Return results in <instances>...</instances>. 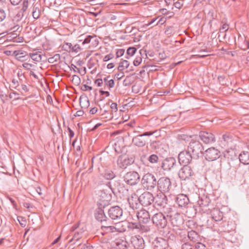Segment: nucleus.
<instances>
[{
	"label": "nucleus",
	"mask_w": 249,
	"mask_h": 249,
	"mask_svg": "<svg viewBox=\"0 0 249 249\" xmlns=\"http://www.w3.org/2000/svg\"><path fill=\"white\" fill-rule=\"evenodd\" d=\"M40 9L38 7L34 6L32 12V16L34 18L38 19L40 17Z\"/></svg>",
	"instance_id": "37"
},
{
	"label": "nucleus",
	"mask_w": 249,
	"mask_h": 249,
	"mask_svg": "<svg viewBox=\"0 0 249 249\" xmlns=\"http://www.w3.org/2000/svg\"><path fill=\"white\" fill-rule=\"evenodd\" d=\"M117 162L120 168L125 169L133 162V160L131 158H128L126 156L121 155L118 157Z\"/></svg>",
	"instance_id": "16"
},
{
	"label": "nucleus",
	"mask_w": 249,
	"mask_h": 249,
	"mask_svg": "<svg viewBox=\"0 0 249 249\" xmlns=\"http://www.w3.org/2000/svg\"><path fill=\"white\" fill-rule=\"evenodd\" d=\"M71 52L77 53L81 50V48L80 45L77 44L73 46L71 45Z\"/></svg>",
	"instance_id": "45"
},
{
	"label": "nucleus",
	"mask_w": 249,
	"mask_h": 249,
	"mask_svg": "<svg viewBox=\"0 0 249 249\" xmlns=\"http://www.w3.org/2000/svg\"><path fill=\"white\" fill-rule=\"evenodd\" d=\"M109 76H107L103 79V81L106 86H107L109 89L112 88L114 86V81L113 79L109 80Z\"/></svg>",
	"instance_id": "34"
},
{
	"label": "nucleus",
	"mask_w": 249,
	"mask_h": 249,
	"mask_svg": "<svg viewBox=\"0 0 249 249\" xmlns=\"http://www.w3.org/2000/svg\"><path fill=\"white\" fill-rule=\"evenodd\" d=\"M68 130L69 132V137L71 139L74 136V133L69 127H68Z\"/></svg>",
	"instance_id": "64"
},
{
	"label": "nucleus",
	"mask_w": 249,
	"mask_h": 249,
	"mask_svg": "<svg viewBox=\"0 0 249 249\" xmlns=\"http://www.w3.org/2000/svg\"><path fill=\"white\" fill-rule=\"evenodd\" d=\"M158 190L161 192H168L171 188V182L170 179L167 177H161L157 180Z\"/></svg>",
	"instance_id": "5"
},
{
	"label": "nucleus",
	"mask_w": 249,
	"mask_h": 249,
	"mask_svg": "<svg viewBox=\"0 0 249 249\" xmlns=\"http://www.w3.org/2000/svg\"><path fill=\"white\" fill-rule=\"evenodd\" d=\"M113 58H114V55L112 53H110L107 55H106L104 57V58L103 59V61L104 62H107V61H109V60L113 59Z\"/></svg>",
	"instance_id": "54"
},
{
	"label": "nucleus",
	"mask_w": 249,
	"mask_h": 249,
	"mask_svg": "<svg viewBox=\"0 0 249 249\" xmlns=\"http://www.w3.org/2000/svg\"><path fill=\"white\" fill-rule=\"evenodd\" d=\"M110 108L113 111L115 112H117L118 110L117 104L115 103H112L110 106Z\"/></svg>",
	"instance_id": "58"
},
{
	"label": "nucleus",
	"mask_w": 249,
	"mask_h": 249,
	"mask_svg": "<svg viewBox=\"0 0 249 249\" xmlns=\"http://www.w3.org/2000/svg\"><path fill=\"white\" fill-rule=\"evenodd\" d=\"M178 162L180 164L188 165L192 160L190 152L188 151H182L178 155Z\"/></svg>",
	"instance_id": "13"
},
{
	"label": "nucleus",
	"mask_w": 249,
	"mask_h": 249,
	"mask_svg": "<svg viewBox=\"0 0 249 249\" xmlns=\"http://www.w3.org/2000/svg\"><path fill=\"white\" fill-rule=\"evenodd\" d=\"M6 18V14L3 9H0V22L2 21Z\"/></svg>",
	"instance_id": "55"
},
{
	"label": "nucleus",
	"mask_w": 249,
	"mask_h": 249,
	"mask_svg": "<svg viewBox=\"0 0 249 249\" xmlns=\"http://www.w3.org/2000/svg\"><path fill=\"white\" fill-rule=\"evenodd\" d=\"M129 66V63L126 60H123L119 63V66L118 67V71H121L124 69H127Z\"/></svg>",
	"instance_id": "33"
},
{
	"label": "nucleus",
	"mask_w": 249,
	"mask_h": 249,
	"mask_svg": "<svg viewBox=\"0 0 249 249\" xmlns=\"http://www.w3.org/2000/svg\"><path fill=\"white\" fill-rule=\"evenodd\" d=\"M14 54L15 55L17 59L20 61L24 60L22 58L25 56L23 55V53H18L17 51H14Z\"/></svg>",
	"instance_id": "51"
},
{
	"label": "nucleus",
	"mask_w": 249,
	"mask_h": 249,
	"mask_svg": "<svg viewBox=\"0 0 249 249\" xmlns=\"http://www.w3.org/2000/svg\"><path fill=\"white\" fill-rule=\"evenodd\" d=\"M195 249H208V247L204 244L198 241L195 244Z\"/></svg>",
	"instance_id": "42"
},
{
	"label": "nucleus",
	"mask_w": 249,
	"mask_h": 249,
	"mask_svg": "<svg viewBox=\"0 0 249 249\" xmlns=\"http://www.w3.org/2000/svg\"><path fill=\"white\" fill-rule=\"evenodd\" d=\"M176 163V160L174 158H168L162 161L161 167L165 171H169L174 167Z\"/></svg>",
	"instance_id": "19"
},
{
	"label": "nucleus",
	"mask_w": 249,
	"mask_h": 249,
	"mask_svg": "<svg viewBox=\"0 0 249 249\" xmlns=\"http://www.w3.org/2000/svg\"><path fill=\"white\" fill-rule=\"evenodd\" d=\"M12 87L13 89H15L18 90V91H19L20 92L21 95H23V92H22V91L21 90V89L19 88H18L19 86L18 81L17 80H16V79H13L12 80Z\"/></svg>",
	"instance_id": "35"
},
{
	"label": "nucleus",
	"mask_w": 249,
	"mask_h": 249,
	"mask_svg": "<svg viewBox=\"0 0 249 249\" xmlns=\"http://www.w3.org/2000/svg\"><path fill=\"white\" fill-rule=\"evenodd\" d=\"M167 215L165 216L161 212L155 213L151 217L153 224L158 229H164L167 225Z\"/></svg>",
	"instance_id": "2"
},
{
	"label": "nucleus",
	"mask_w": 249,
	"mask_h": 249,
	"mask_svg": "<svg viewBox=\"0 0 249 249\" xmlns=\"http://www.w3.org/2000/svg\"><path fill=\"white\" fill-rule=\"evenodd\" d=\"M213 219L215 221H220L223 219V214L217 210L213 211L212 213Z\"/></svg>",
	"instance_id": "29"
},
{
	"label": "nucleus",
	"mask_w": 249,
	"mask_h": 249,
	"mask_svg": "<svg viewBox=\"0 0 249 249\" xmlns=\"http://www.w3.org/2000/svg\"><path fill=\"white\" fill-rule=\"evenodd\" d=\"M203 149L202 145L198 141L192 140L188 146V150L196 156L201 153Z\"/></svg>",
	"instance_id": "7"
},
{
	"label": "nucleus",
	"mask_w": 249,
	"mask_h": 249,
	"mask_svg": "<svg viewBox=\"0 0 249 249\" xmlns=\"http://www.w3.org/2000/svg\"><path fill=\"white\" fill-rule=\"evenodd\" d=\"M188 238L193 242H197L199 241V236L197 232L195 231L191 230L188 232Z\"/></svg>",
	"instance_id": "26"
},
{
	"label": "nucleus",
	"mask_w": 249,
	"mask_h": 249,
	"mask_svg": "<svg viewBox=\"0 0 249 249\" xmlns=\"http://www.w3.org/2000/svg\"><path fill=\"white\" fill-rule=\"evenodd\" d=\"M72 82L75 85H78L81 82L80 77L76 75H73L72 76Z\"/></svg>",
	"instance_id": "44"
},
{
	"label": "nucleus",
	"mask_w": 249,
	"mask_h": 249,
	"mask_svg": "<svg viewBox=\"0 0 249 249\" xmlns=\"http://www.w3.org/2000/svg\"><path fill=\"white\" fill-rule=\"evenodd\" d=\"M141 184L147 191H153L157 185L156 176L150 173L144 174L141 179Z\"/></svg>",
	"instance_id": "1"
},
{
	"label": "nucleus",
	"mask_w": 249,
	"mask_h": 249,
	"mask_svg": "<svg viewBox=\"0 0 249 249\" xmlns=\"http://www.w3.org/2000/svg\"><path fill=\"white\" fill-rule=\"evenodd\" d=\"M142 59L141 57H137L133 61V65L135 66H139L142 62Z\"/></svg>",
	"instance_id": "53"
},
{
	"label": "nucleus",
	"mask_w": 249,
	"mask_h": 249,
	"mask_svg": "<svg viewBox=\"0 0 249 249\" xmlns=\"http://www.w3.org/2000/svg\"><path fill=\"white\" fill-rule=\"evenodd\" d=\"M204 155L206 160L213 161L220 157V151L214 147H211L205 151Z\"/></svg>",
	"instance_id": "11"
},
{
	"label": "nucleus",
	"mask_w": 249,
	"mask_h": 249,
	"mask_svg": "<svg viewBox=\"0 0 249 249\" xmlns=\"http://www.w3.org/2000/svg\"><path fill=\"white\" fill-rule=\"evenodd\" d=\"M85 229L83 228H79L78 225H75L71 228V231L74 232L72 234V238L70 240V242L74 241V243L78 241L83 235Z\"/></svg>",
	"instance_id": "12"
},
{
	"label": "nucleus",
	"mask_w": 249,
	"mask_h": 249,
	"mask_svg": "<svg viewBox=\"0 0 249 249\" xmlns=\"http://www.w3.org/2000/svg\"><path fill=\"white\" fill-rule=\"evenodd\" d=\"M22 0H10L11 4L14 5H18Z\"/></svg>",
	"instance_id": "63"
},
{
	"label": "nucleus",
	"mask_w": 249,
	"mask_h": 249,
	"mask_svg": "<svg viewBox=\"0 0 249 249\" xmlns=\"http://www.w3.org/2000/svg\"><path fill=\"white\" fill-rule=\"evenodd\" d=\"M240 161L244 164H249V152L242 151L238 156Z\"/></svg>",
	"instance_id": "25"
},
{
	"label": "nucleus",
	"mask_w": 249,
	"mask_h": 249,
	"mask_svg": "<svg viewBox=\"0 0 249 249\" xmlns=\"http://www.w3.org/2000/svg\"><path fill=\"white\" fill-rule=\"evenodd\" d=\"M109 184H110V183L109 182ZM123 186V184H121L118 182H115L113 186H112L111 185H110L109 187L113 192H114V191L115 190L118 191L119 192H121L122 190Z\"/></svg>",
	"instance_id": "31"
},
{
	"label": "nucleus",
	"mask_w": 249,
	"mask_h": 249,
	"mask_svg": "<svg viewBox=\"0 0 249 249\" xmlns=\"http://www.w3.org/2000/svg\"><path fill=\"white\" fill-rule=\"evenodd\" d=\"M136 215L139 221L143 223H148L150 219V215L149 212L144 209H141L137 211Z\"/></svg>",
	"instance_id": "18"
},
{
	"label": "nucleus",
	"mask_w": 249,
	"mask_h": 249,
	"mask_svg": "<svg viewBox=\"0 0 249 249\" xmlns=\"http://www.w3.org/2000/svg\"><path fill=\"white\" fill-rule=\"evenodd\" d=\"M176 201L179 207H184L188 204L189 199L186 195L180 194L176 196Z\"/></svg>",
	"instance_id": "21"
},
{
	"label": "nucleus",
	"mask_w": 249,
	"mask_h": 249,
	"mask_svg": "<svg viewBox=\"0 0 249 249\" xmlns=\"http://www.w3.org/2000/svg\"><path fill=\"white\" fill-rule=\"evenodd\" d=\"M71 43H69V42L65 43L62 46V49L64 50V51L68 52H71Z\"/></svg>",
	"instance_id": "43"
},
{
	"label": "nucleus",
	"mask_w": 249,
	"mask_h": 249,
	"mask_svg": "<svg viewBox=\"0 0 249 249\" xmlns=\"http://www.w3.org/2000/svg\"><path fill=\"white\" fill-rule=\"evenodd\" d=\"M131 243L135 249H142L144 247V240L140 236H134L131 238Z\"/></svg>",
	"instance_id": "20"
},
{
	"label": "nucleus",
	"mask_w": 249,
	"mask_h": 249,
	"mask_svg": "<svg viewBox=\"0 0 249 249\" xmlns=\"http://www.w3.org/2000/svg\"><path fill=\"white\" fill-rule=\"evenodd\" d=\"M141 191V189H138L136 193H132L130 197L128 198V202L130 208L133 210L137 209L140 206L139 202V196L138 197L136 193H139Z\"/></svg>",
	"instance_id": "14"
},
{
	"label": "nucleus",
	"mask_w": 249,
	"mask_h": 249,
	"mask_svg": "<svg viewBox=\"0 0 249 249\" xmlns=\"http://www.w3.org/2000/svg\"><path fill=\"white\" fill-rule=\"evenodd\" d=\"M107 213L109 217L112 220H119L123 216V210L118 206L111 207Z\"/></svg>",
	"instance_id": "8"
},
{
	"label": "nucleus",
	"mask_w": 249,
	"mask_h": 249,
	"mask_svg": "<svg viewBox=\"0 0 249 249\" xmlns=\"http://www.w3.org/2000/svg\"><path fill=\"white\" fill-rule=\"evenodd\" d=\"M79 42H81L82 45L88 44L91 42L93 46H96L99 43L98 39L94 36H88L83 40L80 39L79 40Z\"/></svg>",
	"instance_id": "23"
},
{
	"label": "nucleus",
	"mask_w": 249,
	"mask_h": 249,
	"mask_svg": "<svg viewBox=\"0 0 249 249\" xmlns=\"http://www.w3.org/2000/svg\"><path fill=\"white\" fill-rule=\"evenodd\" d=\"M223 155L224 157L229 161L237 159L238 156L236 154L235 151L233 149L226 150L223 152Z\"/></svg>",
	"instance_id": "24"
},
{
	"label": "nucleus",
	"mask_w": 249,
	"mask_h": 249,
	"mask_svg": "<svg viewBox=\"0 0 249 249\" xmlns=\"http://www.w3.org/2000/svg\"><path fill=\"white\" fill-rule=\"evenodd\" d=\"M229 29V25L226 24H224L222 27L220 29V31L221 32H225L227 31Z\"/></svg>",
	"instance_id": "57"
},
{
	"label": "nucleus",
	"mask_w": 249,
	"mask_h": 249,
	"mask_svg": "<svg viewBox=\"0 0 249 249\" xmlns=\"http://www.w3.org/2000/svg\"><path fill=\"white\" fill-rule=\"evenodd\" d=\"M80 105L82 107H88L89 105V100L87 98H86L83 101H82L80 99Z\"/></svg>",
	"instance_id": "49"
},
{
	"label": "nucleus",
	"mask_w": 249,
	"mask_h": 249,
	"mask_svg": "<svg viewBox=\"0 0 249 249\" xmlns=\"http://www.w3.org/2000/svg\"><path fill=\"white\" fill-rule=\"evenodd\" d=\"M125 52V50L124 49H118L116 52V57L119 58L123 56Z\"/></svg>",
	"instance_id": "52"
},
{
	"label": "nucleus",
	"mask_w": 249,
	"mask_h": 249,
	"mask_svg": "<svg viewBox=\"0 0 249 249\" xmlns=\"http://www.w3.org/2000/svg\"><path fill=\"white\" fill-rule=\"evenodd\" d=\"M28 6V0H24L23 2L22 8L21 10L23 12H25L27 10Z\"/></svg>",
	"instance_id": "56"
},
{
	"label": "nucleus",
	"mask_w": 249,
	"mask_h": 249,
	"mask_svg": "<svg viewBox=\"0 0 249 249\" xmlns=\"http://www.w3.org/2000/svg\"><path fill=\"white\" fill-rule=\"evenodd\" d=\"M175 32L174 29L173 27L170 26L166 28V30L165 31V34L167 35H171L173 34Z\"/></svg>",
	"instance_id": "50"
},
{
	"label": "nucleus",
	"mask_w": 249,
	"mask_h": 249,
	"mask_svg": "<svg viewBox=\"0 0 249 249\" xmlns=\"http://www.w3.org/2000/svg\"><path fill=\"white\" fill-rule=\"evenodd\" d=\"M200 139L206 144L212 143L215 142V139L214 135L210 132L202 131L199 133Z\"/></svg>",
	"instance_id": "17"
},
{
	"label": "nucleus",
	"mask_w": 249,
	"mask_h": 249,
	"mask_svg": "<svg viewBox=\"0 0 249 249\" xmlns=\"http://www.w3.org/2000/svg\"><path fill=\"white\" fill-rule=\"evenodd\" d=\"M208 51L205 49L200 50L199 51L198 53H200L199 54L194 55V56H196V57L199 58H204L207 56H208L209 54H201V53H207Z\"/></svg>",
	"instance_id": "46"
},
{
	"label": "nucleus",
	"mask_w": 249,
	"mask_h": 249,
	"mask_svg": "<svg viewBox=\"0 0 249 249\" xmlns=\"http://www.w3.org/2000/svg\"><path fill=\"white\" fill-rule=\"evenodd\" d=\"M210 203V200L207 197H201L197 201V204L201 207H206L208 206Z\"/></svg>",
	"instance_id": "30"
},
{
	"label": "nucleus",
	"mask_w": 249,
	"mask_h": 249,
	"mask_svg": "<svg viewBox=\"0 0 249 249\" xmlns=\"http://www.w3.org/2000/svg\"><path fill=\"white\" fill-rule=\"evenodd\" d=\"M195 175V173L192 168L188 165H184L178 172L179 178L183 180L189 179Z\"/></svg>",
	"instance_id": "6"
},
{
	"label": "nucleus",
	"mask_w": 249,
	"mask_h": 249,
	"mask_svg": "<svg viewBox=\"0 0 249 249\" xmlns=\"http://www.w3.org/2000/svg\"><path fill=\"white\" fill-rule=\"evenodd\" d=\"M94 216L95 219L100 222H106L109 220L108 218L106 216L104 210L101 208H98L95 210Z\"/></svg>",
	"instance_id": "22"
},
{
	"label": "nucleus",
	"mask_w": 249,
	"mask_h": 249,
	"mask_svg": "<svg viewBox=\"0 0 249 249\" xmlns=\"http://www.w3.org/2000/svg\"><path fill=\"white\" fill-rule=\"evenodd\" d=\"M165 213H167V217L169 218L173 226L179 227L182 224V219L180 215L175 211H173L172 208H166V211Z\"/></svg>",
	"instance_id": "3"
},
{
	"label": "nucleus",
	"mask_w": 249,
	"mask_h": 249,
	"mask_svg": "<svg viewBox=\"0 0 249 249\" xmlns=\"http://www.w3.org/2000/svg\"><path fill=\"white\" fill-rule=\"evenodd\" d=\"M81 89L83 91H87V90H91L92 89V87H90V86H89L87 85H84L82 87H81Z\"/></svg>",
	"instance_id": "60"
},
{
	"label": "nucleus",
	"mask_w": 249,
	"mask_h": 249,
	"mask_svg": "<svg viewBox=\"0 0 249 249\" xmlns=\"http://www.w3.org/2000/svg\"><path fill=\"white\" fill-rule=\"evenodd\" d=\"M103 79L98 78L95 81L94 83L98 87H101L103 85Z\"/></svg>",
	"instance_id": "59"
},
{
	"label": "nucleus",
	"mask_w": 249,
	"mask_h": 249,
	"mask_svg": "<svg viewBox=\"0 0 249 249\" xmlns=\"http://www.w3.org/2000/svg\"><path fill=\"white\" fill-rule=\"evenodd\" d=\"M157 132V131L153 132H146L141 135H138L134 137L132 139L133 143L138 147H142L145 144V140L142 138L143 136H149Z\"/></svg>",
	"instance_id": "10"
},
{
	"label": "nucleus",
	"mask_w": 249,
	"mask_h": 249,
	"mask_svg": "<svg viewBox=\"0 0 249 249\" xmlns=\"http://www.w3.org/2000/svg\"><path fill=\"white\" fill-rule=\"evenodd\" d=\"M174 5L177 8L180 9L182 7L183 4L179 1H176L174 2Z\"/></svg>",
	"instance_id": "62"
},
{
	"label": "nucleus",
	"mask_w": 249,
	"mask_h": 249,
	"mask_svg": "<svg viewBox=\"0 0 249 249\" xmlns=\"http://www.w3.org/2000/svg\"><path fill=\"white\" fill-rule=\"evenodd\" d=\"M101 228L102 230L107 232H114L116 231L122 232L126 231L125 228L122 225L121 223L116 224L115 226H102Z\"/></svg>",
	"instance_id": "15"
},
{
	"label": "nucleus",
	"mask_w": 249,
	"mask_h": 249,
	"mask_svg": "<svg viewBox=\"0 0 249 249\" xmlns=\"http://www.w3.org/2000/svg\"><path fill=\"white\" fill-rule=\"evenodd\" d=\"M115 173L110 169H106L104 173L103 177L107 179H112L115 177Z\"/></svg>",
	"instance_id": "27"
},
{
	"label": "nucleus",
	"mask_w": 249,
	"mask_h": 249,
	"mask_svg": "<svg viewBox=\"0 0 249 249\" xmlns=\"http://www.w3.org/2000/svg\"><path fill=\"white\" fill-rule=\"evenodd\" d=\"M232 141V138L228 134H225L222 136L221 143L224 146L228 145Z\"/></svg>",
	"instance_id": "28"
},
{
	"label": "nucleus",
	"mask_w": 249,
	"mask_h": 249,
	"mask_svg": "<svg viewBox=\"0 0 249 249\" xmlns=\"http://www.w3.org/2000/svg\"><path fill=\"white\" fill-rule=\"evenodd\" d=\"M140 226V223H132L131 224H129L128 227L132 230H135L136 231L138 232Z\"/></svg>",
	"instance_id": "41"
},
{
	"label": "nucleus",
	"mask_w": 249,
	"mask_h": 249,
	"mask_svg": "<svg viewBox=\"0 0 249 249\" xmlns=\"http://www.w3.org/2000/svg\"><path fill=\"white\" fill-rule=\"evenodd\" d=\"M21 86L22 88V89L21 90L22 91H23L25 92H27L29 91V89L28 88L27 86L24 85V84H21Z\"/></svg>",
	"instance_id": "61"
},
{
	"label": "nucleus",
	"mask_w": 249,
	"mask_h": 249,
	"mask_svg": "<svg viewBox=\"0 0 249 249\" xmlns=\"http://www.w3.org/2000/svg\"><path fill=\"white\" fill-rule=\"evenodd\" d=\"M30 56L35 61L39 62L42 61V57H45V55H42L38 53H30Z\"/></svg>",
	"instance_id": "32"
},
{
	"label": "nucleus",
	"mask_w": 249,
	"mask_h": 249,
	"mask_svg": "<svg viewBox=\"0 0 249 249\" xmlns=\"http://www.w3.org/2000/svg\"><path fill=\"white\" fill-rule=\"evenodd\" d=\"M154 197L152 193L144 192L139 196L140 203L143 206H148L154 202Z\"/></svg>",
	"instance_id": "9"
},
{
	"label": "nucleus",
	"mask_w": 249,
	"mask_h": 249,
	"mask_svg": "<svg viewBox=\"0 0 249 249\" xmlns=\"http://www.w3.org/2000/svg\"><path fill=\"white\" fill-rule=\"evenodd\" d=\"M18 220L22 227H24L26 225V220L25 218L23 217H18Z\"/></svg>",
	"instance_id": "47"
},
{
	"label": "nucleus",
	"mask_w": 249,
	"mask_h": 249,
	"mask_svg": "<svg viewBox=\"0 0 249 249\" xmlns=\"http://www.w3.org/2000/svg\"><path fill=\"white\" fill-rule=\"evenodd\" d=\"M19 94L16 91H13L11 92L9 94V97L10 98H14L15 100L19 99Z\"/></svg>",
	"instance_id": "48"
},
{
	"label": "nucleus",
	"mask_w": 249,
	"mask_h": 249,
	"mask_svg": "<svg viewBox=\"0 0 249 249\" xmlns=\"http://www.w3.org/2000/svg\"><path fill=\"white\" fill-rule=\"evenodd\" d=\"M60 59V55L59 54H55L53 57L48 58V61L50 63H54L58 61Z\"/></svg>",
	"instance_id": "38"
},
{
	"label": "nucleus",
	"mask_w": 249,
	"mask_h": 249,
	"mask_svg": "<svg viewBox=\"0 0 249 249\" xmlns=\"http://www.w3.org/2000/svg\"><path fill=\"white\" fill-rule=\"evenodd\" d=\"M124 178V182L130 186L137 184L140 180V176L136 171H130L126 173Z\"/></svg>",
	"instance_id": "4"
},
{
	"label": "nucleus",
	"mask_w": 249,
	"mask_h": 249,
	"mask_svg": "<svg viewBox=\"0 0 249 249\" xmlns=\"http://www.w3.org/2000/svg\"><path fill=\"white\" fill-rule=\"evenodd\" d=\"M150 229L149 227L145 225H143L140 224V226L139 228L138 232L141 233H145L150 231Z\"/></svg>",
	"instance_id": "40"
},
{
	"label": "nucleus",
	"mask_w": 249,
	"mask_h": 249,
	"mask_svg": "<svg viewBox=\"0 0 249 249\" xmlns=\"http://www.w3.org/2000/svg\"><path fill=\"white\" fill-rule=\"evenodd\" d=\"M159 159V158L157 155L152 154L149 157L148 160L150 163L154 164L157 163Z\"/></svg>",
	"instance_id": "39"
},
{
	"label": "nucleus",
	"mask_w": 249,
	"mask_h": 249,
	"mask_svg": "<svg viewBox=\"0 0 249 249\" xmlns=\"http://www.w3.org/2000/svg\"><path fill=\"white\" fill-rule=\"evenodd\" d=\"M137 49L135 47H129L126 51V54L128 56H126V59H129L130 56H132L136 53Z\"/></svg>",
	"instance_id": "36"
}]
</instances>
